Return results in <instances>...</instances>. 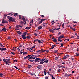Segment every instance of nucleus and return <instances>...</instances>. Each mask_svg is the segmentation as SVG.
Masks as SVG:
<instances>
[{"instance_id":"nucleus-1","label":"nucleus","mask_w":79,"mask_h":79,"mask_svg":"<svg viewBox=\"0 0 79 79\" xmlns=\"http://www.w3.org/2000/svg\"><path fill=\"white\" fill-rule=\"evenodd\" d=\"M7 18L9 19L10 22H16V21L15 20V19L13 18L12 17L8 16Z\"/></svg>"},{"instance_id":"nucleus-2","label":"nucleus","mask_w":79,"mask_h":79,"mask_svg":"<svg viewBox=\"0 0 79 79\" xmlns=\"http://www.w3.org/2000/svg\"><path fill=\"white\" fill-rule=\"evenodd\" d=\"M11 60L10 59H3V61L4 62H6V61H10Z\"/></svg>"},{"instance_id":"nucleus-3","label":"nucleus","mask_w":79,"mask_h":79,"mask_svg":"<svg viewBox=\"0 0 79 79\" xmlns=\"http://www.w3.org/2000/svg\"><path fill=\"white\" fill-rule=\"evenodd\" d=\"M8 23V22L7 21L4 20V19L2 21V24H5V23Z\"/></svg>"},{"instance_id":"nucleus-4","label":"nucleus","mask_w":79,"mask_h":79,"mask_svg":"<svg viewBox=\"0 0 79 79\" xmlns=\"http://www.w3.org/2000/svg\"><path fill=\"white\" fill-rule=\"evenodd\" d=\"M0 50H1V51H6L7 49L5 48H0Z\"/></svg>"},{"instance_id":"nucleus-5","label":"nucleus","mask_w":79,"mask_h":79,"mask_svg":"<svg viewBox=\"0 0 79 79\" xmlns=\"http://www.w3.org/2000/svg\"><path fill=\"white\" fill-rule=\"evenodd\" d=\"M63 38H65L64 35H60L59 37L58 38V39H62Z\"/></svg>"},{"instance_id":"nucleus-6","label":"nucleus","mask_w":79,"mask_h":79,"mask_svg":"<svg viewBox=\"0 0 79 79\" xmlns=\"http://www.w3.org/2000/svg\"><path fill=\"white\" fill-rule=\"evenodd\" d=\"M15 27L16 28H19V27H21V28H22V26L20 25H16L15 26Z\"/></svg>"},{"instance_id":"nucleus-7","label":"nucleus","mask_w":79,"mask_h":79,"mask_svg":"<svg viewBox=\"0 0 79 79\" xmlns=\"http://www.w3.org/2000/svg\"><path fill=\"white\" fill-rule=\"evenodd\" d=\"M21 37L22 39H26V35H21Z\"/></svg>"},{"instance_id":"nucleus-8","label":"nucleus","mask_w":79,"mask_h":79,"mask_svg":"<svg viewBox=\"0 0 79 79\" xmlns=\"http://www.w3.org/2000/svg\"><path fill=\"white\" fill-rule=\"evenodd\" d=\"M42 65H39L37 66V68L38 69H42Z\"/></svg>"},{"instance_id":"nucleus-9","label":"nucleus","mask_w":79,"mask_h":79,"mask_svg":"<svg viewBox=\"0 0 79 79\" xmlns=\"http://www.w3.org/2000/svg\"><path fill=\"white\" fill-rule=\"evenodd\" d=\"M42 28V27L41 26H39L38 27V29H39V30H40V29H41Z\"/></svg>"},{"instance_id":"nucleus-10","label":"nucleus","mask_w":79,"mask_h":79,"mask_svg":"<svg viewBox=\"0 0 79 79\" xmlns=\"http://www.w3.org/2000/svg\"><path fill=\"white\" fill-rule=\"evenodd\" d=\"M17 32L18 34H19V35H20V34H22V33L20 31H17Z\"/></svg>"},{"instance_id":"nucleus-11","label":"nucleus","mask_w":79,"mask_h":79,"mask_svg":"<svg viewBox=\"0 0 79 79\" xmlns=\"http://www.w3.org/2000/svg\"><path fill=\"white\" fill-rule=\"evenodd\" d=\"M31 57H29V59H31V60H32V59H35V58H33V56H31Z\"/></svg>"},{"instance_id":"nucleus-12","label":"nucleus","mask_w":79,"mask_h":79,"mask_svg":"<svg viewBox=\"0 0 79 79\" xmlns=\"http://www.w3.org/2000/svg\"><path fill=\"white\" fill-rule=\"evenodd\" d=\"M36 40H37L38 43H40V44H41V43H42V42H41V41H40V40H38V39H37Z\"/></svg>"},{"instance_id":"nucleus-13","label":"nucleus","mask_w":79,"mask_h":79,"mask_svg":"<svg viewBox=\"0 0 79 79\" xmlns=\"http://www.w3.org/2000/svg\"><path fill=\"white\" fill-rule=\"evenodd\" d=\"M22 19L23 20V21H26L24 17V16L22 17Z\"/></svg>"},{"instance_id":"nucleus-14","label":"nucleus","mask_w":79,"mask_h":79,"mask_svg":"<svg viewBox=\"0 0 79 79\" xmlns=\"http://www.w3.org/2000/svg\"><path fill=\"white\" fill-rule=\"evenodd\" d=\"M46 24H47L45 23H43L42 25L44 27H45V26H46Z\"/></svg>"},{"instance_id":"nucleus-15","label":"nucleus","mask_w":79,"mask_h":79,"mask_svg":"<svg viewBox=\"0 0 79 79\" xmlns=\"http://www.w3.org/2000/svg\"><path fill=\"white\" fill-rule=\"evenodd\" d=\"M31 28V27H26L25 29H30Z\"/></svg>"},{"instance_id":"nucleus-16","label":"nucleus","mask_w":79,"mask_h":79,"mask_svg":"<svg viewBox=\"0 0 79 79\" xmlns=\"http://www.w3.org/2000/svg\"><path fill=\"white\" fill-rule=\"evenodd\" d=\"M36 60H38V61H42V59L41 60V58H36Z\"/></svg>"},{"instance_id":"nucleus-17","label":"nucleus","mask_w":79,"mask_h":79,"mask_svg":"<svg viewBox=\"0 0 79 79\" xmlns=\"http://www.w3.org/2000/svg\"><path fill=\"white\" fill-rule=\"evenodd\" d=\"M44 61H40V63L39 64L40 65H42L43 64H44Z\"/></svg>"},{"instance_id":"nucleus-18","label":"nucleus","mask_w":79,"mask_h":79,"mask_svg":"<svg viewBox=\"0 0 79 79\" xmlns=\"http://www.w3.org/2000/svg\"><path fill=\"white\" fill-rule=\"evenodd\" d=\"M0 46L2 48H4V46L2 44V43H0Z\"/></svg>"},{"instance_id":"nucleus-19","label":"nucleus","mask_w":79,"mask_h":79,"mask_svg":"<svg viewBox=\"0 0 79 79\" xmlns=\"http://www.w3.org/2000/svg\"><path fill=\"white\" fill-rule=\"evenodd\" d=\"M35 61L36 62H38V63H39V61L38 60H37L36 58L35 60Z\"/></svg>"},{"instance_id":"nucleus-20","label":"nucleus","mask_w":79,"mask_h":79,"mask_svg":"<svg viewBox=\"0 0 79 79\" xmlns=\"http://www.w3.org/2000/svg\"><path fill=\"white\" fill-rule=\"evenodd\" d=\"M4 76V74L1 73H0V76L1 77H3Z\"/></svg>"},{"instance_id":"nucleus-21","label":"nucleus","mask_w":79,"mask_h":79,"mask_svg":"<svg viewBox=\"0 0 79 79\" xmlns=\"http://www.w3.org/2000/svg\"><path fill=\"white\" fill-rule=\"evenodd\" d=\"M19 17V19H22V17H21V15H17Z\"/></svg>"},{"instance_id":"nucleus-22","label":"nucleus","mask_w":79,"mask_h":79,"mask_svg":"<svg viewBox=\"0 0 79 79\" xmlns=\"http://www.w3.org/2000/svg\"><path fill=\"white\" fill-rule=\"evenodd\" d=\"M45 60H47V59L45 58V59H42V61L44 62V61Z\"/></svg>"},{"instance_id":"nucleus-23","label":"nucleus","mask_w":79,"mask_h":79,"mask_svg":"<svg viewBox=\"0 0 79 79\" xmlns=\"http://www.w3.org/2000/svg\"><path fill=\"white\" fill-rule=\"evenodd\" d=\"M64 76L66 77H69V75L68 74H67V73H66Z\"/></svg>"},{"instance_id":"nucleus-24","label":"nucleus","mask_w":79,"mask_h":79,"mask_svg":"<svg viewBox=\"0 0 79 79\" xmlns=\"http://www.w3.org/2000/svg\"><path fill=\"white\" fill-rule=\"evenodd\" d=\"M7 15L6 14H4V19H6L7 16Z\"/></svg>"},{"instance_id":"nucleus-25","label":"nucleus","mask_w":79,"mask_h":79,"mask_svg":"<svg viewBox=\"0 0 79 79\" xmlns=\"http://www.w3.org/2000/svg\"><path fill=\"white\" fill-rule=\"evenodd\" d=\"M2 31H6V29L5 27H4L2 29Z\"/></svg>"},{"instance_id":"nucleus-26","label":"nucleus","mask_w":79,"mask_h":79,"mask_svg":"<svg viewBox=\"0 0 79 79\" xmlns=\"http://www.w3.org/2000/svg\"><path fill=\"white\" fill-rule=\"evenodd\" d=\"M32 67V65H28V68H31Z\"/></svg>"},{"instance_id":"nucleus-27","label":"nucleus","mask_w":79,"mask_h":79,"mask_svg":"<svg viewBox=\"0 0 79 79\" xmlns=\"http://www.w3.org/2000/svg\"><path fill=\"white\" fill-rule=\"evenodd\" d=\"M20 24L21 25H23L24 24V23L23 21H21L20 22Z\"/></svg>"},{"instance_id":"nucleus-28","label":"nucleus","mask_w":79,"mask_h":79,"mask_svg":"<svg viewBox=\"0 0 79 79\" xmlns=\"http://www.w3.org/2000/svg\"><path fill=\"white\" fill-rule=\"evenodd\" d=\"M45 20H46L45 19H42L41 20V22H43V21H45Z\"/></svg>"},{"instance_id":"nucleus-29","label":"nucleus","mask_w":79,"mask_h":79,"mask_svg":"<svg viewBox=\"0 0 79 79\" xmlns=\"http://www.w3.org/2000/svg\"><path fill=\"white\" fill-rule=\"evenodd\" d=\"M69 39H67L65 40H64V42H65V41H66V42H68V41H69Z\"/></svg>"},{"instance_id":"nucleus-30","label":"nucleus","mask_w":79,"mask_h":79,"mask_svg":"<svg viewBox=\"0 0 79 79\" xmlns=\"http://www.w3.org/2000/svg\"><path fill=\"white\" fill-rule=\"evenodd\" d=\"M57 67L59 68H62V66H60V65H58L57 66Z\"/></svg>"},{"instance_id":"nucleus-31","label":"nucleus","mask_w":79,"mask_h":79,"mask_svg":"<svg viewBox=\"0 0 79 79\" xmlns=\"http://www.w3.org/2000/svg\"><path fill=\"white\" fill-rule=\"evenodd\" d=\"M49 31H50V32H52V33H53V32H54V31L53 30H51V29H50L49 30Z\"/></svg>"},{"instance_id":"nucleus-32","label":"nucleus","mask_w":79,"mask_h":79,"mask_svg":"<svg viewBox=\"0 0 79 79\" xmlns=\"http://www.w3.org/2000/svg\"><path fill=\"white\" fill-rule=\"evenodd\" d=\"M4 62L5 63H6V62H7V64L11 63V62L10 61H6V62Z\"/></svg>"},{"instance_id":"nucleus-33","label":"nucleus","mask_w":79,"mask_h":79,"mask_svg":"<svg viewBox=\"0 0 79 79\" xmlns=\"http://www.w3.org/2000/svg\"><path fill=\"white\" fill-rule=\"evenodd\" d=\"M54 47L53 45H52V48H50L49 49V50H51V49H53L54 48Z\"/></svg>"},{"instance_id":"nucleus-34","label":"nucleus","mask_w":79,"mask_h":79,"mask_svg":"<svg viewBox=\"0 0 79 79\" xmlns=\"http://www.w3.org/2000/svg\"><path fill=\"white\" fill-rule=\"evenodd\" d=\"M75 56H79V53H76V55H75Z\"/></svg>"},{"instance_id":"nucleus-35","label":"nucleus","mask_w":79,"mask_h":79,"mask_svg":"<svg viewBox=\"0 0 79 79\" xmlns=\"http://www.w3.org/2000/svg\"><path fill=\"white\" fill-rule=\"evenodd\" d=\"M53 42H56L57 41V40H56V39H54L53 40Z\"/></svg>"},{"instance_id":"nucleus-36","label":"nucleus","mask_w":79,"mask_h":79,"mask_svg":"<svg viewBox=\"0 0 79 79\" xmlns=\"http://www.w3.org/2000/svg\"><path fill=\"white\" fill-rule=\"evenodd\" d=\"M14 67L15 68V69H18V70H19L18 68L17 67H16V66H14Z\"/></svg>"},{"instance_id":"nucleus-37","label":"nucleus","mask_w":79,"mask_h":79,"mask_svg":"<svg viewBox=\"0 0 79 79\" xmlns=\"http://www.w3.org/2000/svg\"><path fill=\"white\" fill-rule=\"evenodd\" d=\"M30 74L32 76H33L34 75H35V76H36V75H35V73H34V74H33V73H30Z\"/></svg>"},{"instance_id":"nucleus-38","label":"nucleus","mask_w":79,"mask_h":79,"mask_svg":"<svg viewBox=\"0 0 79 79\" xmlns=\"http://www.w3.org/2000/svg\"><path fill=\"white\" fill-rule=\"evenodd\" d=\"M59 59V57H56L55 59L56 60H57L58 59Z\"/></svg>"},{"instance_id":"nucleus-39","label":"nucleus","mask_w":79,"mask_h":79,"mask_svg":"<svg viewBox=\"0 0 79 79\" xmlns=\"http://www.w3.org/2000/svg\"><path fill=\"white\" fill-rule=\"evenodd\" d=\"M48 62V60H45V61H44V63H47Z\"/></svg>"},{"instance_id":"nucleus-40","label":"nucleus","mask_w":79,"mask_h":79,"mask_svg":"<svg viewBox=\"0 0 79 79\" xmlns=\"http://www.w3.org/2000/svg\"><path fill=\"white\" fill-rule=\"evenodd\" d=\"M27 54V52H23V55H25V54Z\"/></svg>"},{"instance_id":"nucleus-41","label":"nucleus","mask_w":79,"mask_h":79,"mask_svg":"<svg viewBox=\"0 0 79 79\" xmlns=\"http://www.w3.org/2000/svg\"><path fill=\"white\" fill-rule=\"evenodd\" d=\"M26 38L28 39H31V37L30 36H27Z\"/></svg>"},{"instance_id":"nucleus-42","label":"nucleus","mask_w":79,"mask_h":79,"mask_svg":"<svg viewBox=\"0 0 79 79\" xmlns=\"http://www.w3.org/2000/svg\"><path fill=\"white\" fill-rule=\"evenodd\" d=\"M42 22L41 20L38 22V24H41Z\"/></svg>"},{"instance_id":"nucleus-43","label":"nucleus","mask_w":79,"mask_h":79,"mask_svg":"<svg viewBox=\"0 0 79 79\" xmlns=\"http://www.w3.org/2000/svg\"><path fill=\"white\" fill-rule=\"evenodd\" d=\"M58 41H59V42H61L62 41V40H60V39H58Z\"/></svg>"},{"instance_id":"nucleus-44","label":"nucleus","mask_w":79,"mask_h":79,"mask_svg":"<svg viewBox=\"0 0 79 79\" xmlns=\"http://www.w3.org/2000/svg\"><path fill=\"white\" fill-rule=\"evenodd\" d=\"M67 57L66 56H64V57H63V59H67Z\"/></svg>"},{"instance_id":"nucleus-45","label":"nucleus","mask_w":79,"mask_h":79,"mask_svg":"<svg viewBox=\"0 0 79 79\" xmlns=\"http://www.w3.org/2000/svg\"><path fill=\"white\" fill-rule=\"evenodd\" d=\"M35 45L33 46L31 48L32 49H33L35 48Z\"/></svg>"},{"instance_id":"nucleus-46","label":"nucleus","mask_w":79,"mask_h":79,"mask_svg":"<svg viewBox=\"0 0 79 79\" xmlns=\"http://www.w3.org/2000/svg\"><path fill=\"white\" fill-rule=\"evenodd\" d=\"M18 15V13H14V16H15V15Z\"/></svg>"},{"instance_id":"nucleus-47","label":"nucleus","mask_w":79,"mask_h":79,"mask_svg":"<svg viewBox=\"0 0 79 79\" xmlns=\"http://www.w3.org/2000/svg\"><path fill=\"white\" fill-rule=\"evenodd\" d=\"M29 61L31 62H33L35 61V60H30Z\"/></svg>"},{"instance_id":"nucleus-48","label":"nucleus","mask_w":79,"mask_h":79,"mask_svg":"<svg viewBox=\"0 0 79 79\" xmlns=\"http://www.w3.org/2000/svg\"><path fill=\"white\" fill-rule=\"evenodd\" d=\"M64 23H63L62 25V27H63V28H64Z\"/></svg>"},{"instance_id":"nucleus-49","label":"nucleus","mask_w":79,"mask_h":79,"mask_svg":"<svg viewBox=\"0 0 79 79\" xmlns=\"http://www.w3.org/2000/svg\"><path fill=\"white\" fill-rule=\"evenodd\" d=\"M5 64H6V65H10V64L8 63L7 62H6Z\"/></svg>"},{"instance_id":"nucleus-50","label":"nucleus","mask_w":79,"mask_h":79,"mask_svg":"<svg viewBox=\"0 0 79 79\" xmlns=\"http://www.w3.org/2000/svg\"><path fill=\"white\" fill-rule=\"evenodd\" d=\"M8 40H10V39H11V38L10 37H9L8 38Z\"/></svg>"},{"instance_id":"nucleus-51","label":"nucleus","mask_w":79,"mask_h":79,"mask_svg":"<svg viewBox=\"0 0 79 79\" xmlns=\"http://www.w3.org/2000/svg\"><path fill=\"white\" fill-rule=\"evenodd\" d=\"M26 34H27V32H24L23 34L24 35H26Z\"/></svg>"},{"instance_id":"nucleus-52","label":"nucleus","mask_w":79,"mask_h":79,"mask_svg":"<svg viewBox=\"0 0 79 79\" xmlns=\"http://www.w3.org/2000/svg\"><path fill=\"white\" fill-rule=\"evenodd\" d=\"M11 53L12 55H15V54L14 52H11Z\"/></svg>"},{"instance_id":"nucleus-53","label":"nucleus","mask_w":79,"mask_h":79,"mask_svg":"<svg viewBox=\"0 0 79 79\" xmlns=\"http://www.w3.org/2000/svg\"><path fill=\"white\" fill-rule=\"evenodd\" d=\"M24 22H25L24 23V24L25 25H26V21H24Z\"/></svg>"},{"instance_id":"nucleus-54","label":"nucleus","mask_w":79,"mask_h":79,"mask_svg":"<svg viewBox=\"0 0 79 79\" xmlns=\"http://www.w3.org/2000/svg\"><path fill=\"white\" fill-rule=\"evenodd\" d=\"M14 62H17V60H14Z\"/></svg>"},{"instance_id":"nucleus-55","label":"nucleus","mask_w":79,"mask_h":79,"mask_svg":"<svg viewBox=\"0 0 79 79\" xmlns=\"http://www.w3.org/2000/svg\"><path fill=\"white\" fill-rule=\"evenodd\" d=\"M61 45V47H63V44H62V43H61L60 44Z\"/></svg>"},{"instance_id":"nucleus-56","label":"nucleus","mask_w":79,"mask_h":79,"mask_svg":"<svg viewBox=\"0 0 79 79\" xmlns=\"http://www.w3.org/2000/svg\"><path fill=\"white\" fill-rule=\"evenodd\" d=\"M66 56L68 57H69L70 56L69 55L67 54L66 55Z\"/></svg>"},{"instance_id":"nucleus-57","label":"nucleus","mask_w":79,"mask_h":79,"mask_svg":"<svg viewBox=\"0 0 79 79\" xmlns=\"http://www.w3.org/2000/svg\"><path fill=\"white\" fill-rule=\"evenodd\" d=\"M34 35H35V36H37V33H34Z\"/></svg>"},{"instance_id":"nucleus-58","label":"nucleus","mask_w":79,"mask_h":79,"mask_svg":"<svg viewBox=\"0 0 79 79\" xmlns=\"http://www.w3.org/2000/svg\"><path fill=\"white\" fill-rule=\"evenodd\" d=\"M44 72L47 71V70H46L45 69H44Z\"/></svg>"},{"instance_id":"nucleus-59","label":"nucleus","mask_w":79,"mask_h":79,"mask_svg":"<svg viewBox=\"0 0 79 79\" xmlns=\"http://www.w3.org/2000/svg\"><path fill=\"white\" fill-rule=\"evenodd\" d=\"M54 53L56 54H57V52L56 50H55L54 51Z\"/></svg>"},{"instance_id":"nucleus-60","label":"nucleus","mask_w":79,"mask_h":79,"mask_svg":"<svg viewBox=\"0 0 79 79\" xmlns=\"http://www.w3.org/2000/svg\"><path fill=\"white\" fill-rule=\"evenodd\" d=\"M49 51L48 50H46V52H49Z\"/></svg>"},{"instance_id":"nucleus-61","label":"nucleus","mask_w":79,"mask_h":79,"mask_svg":"<svg viewBox=\"0 0 79 79\" xmlns=\"http://www.w3.org/2000/svg\"><path fill=\"white\" fill-rule=\"evenodd\" d=\"M36 52L37 53H38V52H40V50H38V51H36Z\"/></svg>"},{"instance_id":"nucleus-62","label":"nucleus","mask_w":79,"mask_h":79,"mask_svg":"<svg viewBox=\"0 0 79 79\" xmlns=\"http://www.w3.org/2000/svg\"><path fill=\"white\" fill-rule=\"evenodd\" d=\"M47 73L49 75H50V72L49 71L47 72Z\"/></svg>"},{"instance_id":"nucleus-63","label":"nucleus","mask_w":79,"mask_h":79,"mask_svg":"<svg viewBox=\"0 0 79 79\" xmlns=\"http://www.w3.org/2000/svg\"><path fill=\"white\" fill-rule=\"evenodd\" d=\"M72 30H73V31H76V29L75 28H73Z\"/></svg>"},{"instance_id":"nucleus-64","label":"nucleus","mask_w":79,"mask_h":79,"mask_svg":"<svg viewBox=\"0 0 79 79\" xmlns=\"http://www.w3.org/2000/svg\"><path fill=\"white\" fill-rule=\"evenodd\" d=\"M77 78V79H78V78H79V76H77L76 77Z\"/></svg>"}]
</instances>
